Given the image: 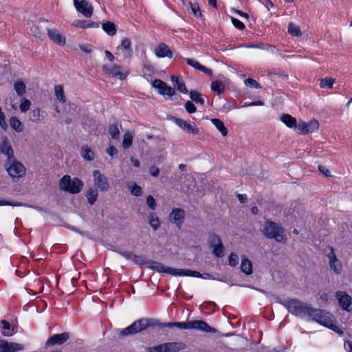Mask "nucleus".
Listing matches in <instances>:
<instances>
[{
    "label": "nucleus",
    "instance_id": "1",
    "mask_svg": "<svg viewBox=\"0 0 352 352\" xmlns=\"http://www.w3.org/2000/svg\"><path fill=\"white\" fill-rule=\"evenodd\" d=\"M261 232L265 238L274 239L278 243H283L287 241L283 227L272 221H265Z\"/></svg>",
    "mask_w": 352,
    "mask_h": 352
},
{
    "label": "nucleus",
    "instance_id": "2",
    "mask_svg": "<svg viewBox=\"0 0 352 352\" xmlns=\"http://www.w3.org/2000/svg\"><path fill=\"white\" fill-rule=\"evenodd\" d=\"M309 317L339 335H343V331L336 326L335 324V318L329 312L313 307V311L311 312Z\"/></svg>",
    "mask_w": 352,
    "mask_h": 352
},
{
    "label": "nucleus",
    "instance_id": "3",
    "mask_svg": "<svg viewBox=\"0 0 352 352\" xmlns=\"http://www.w3.org/2000/svg\"><path fill=\"white\" fill-rule=\"evenodd\" d=\"M148 265V267L152 270H154L158 272H164L173 276H201L199 272L192 271L190 270L176 269L173 267H166L162 263L153 261H150Z\"/></svg>",
    "mask_w": 352,
    "mask_h": 352
},
{
    "label": "nucleus",
    "instance_id": "4",
    "mask_svg": "<svg viewBox=\"0 0 352 352\" xmlns=\"http://www.w3.org/2000/svg\"><path fill=\"white\" fill-rule=\"evenodd\" d=\"M288 311L297 316H308L313 311L311 305L300 301L298 299H289L283 302Z\"/></svg>",
    "mask_w": 352,
    "mask_h": 352
},
{
    "label": "nucleus",
    "instance_id": "5",
    "mask_svg": "<svg viewBox=\"0 0 352 352\" xmlns=\"http://www.w3.org/2000/svg\"><path fill=\"white\" fill-rule=\"evenodd\" d=\"M83 186L82 180L77 177L72 178L68 175H64L59 181V188L71 194L80 192Z\"/></svg>",
    "mask_w": 352,
    "mask_h": 352
},
{
    "label": "nucleus",
    "instance_id": "6",
    "mask_svg": "<svg viewBox=\"0 0 352 352\" xmlns=\"http://www.w3.org/2000/svg\"><path fill=\"white\" fill-rule=\"evenodd\" d=\"M152 324V320L142 318L135 320L128 327H126L120 331V335L121 336H127L129 335L135 334L143 330L146 329Z\"/></svg>",
    "mask_w": 352,
    "mask_h": 352
},
{
    "label": "nucleus",
    "instance_id": "7",
    "mask_svg": "<svg viewBox=\"0 0 352 352\" xmlns=\"http://www.w3.org/2000/svg\"><path fill=\"white\" fill-rule=\"evenodd\" d=\"M186 348L182 342H172L159 344L153 347H148L147 352H178Z\"/></svg>",
    "mask_w": 352,
    "mask_h": 352
},
{
    "label": "nucleus",
    "instance_id": "8",
    "mask_svg": "<svg viewBox=\"0 0 352 352\" xmlns=\"http://www.w3.org/2000/svg\"><path fill=\"white\" fill-rule=\"evenodd\" d=\"M102 69L110 77L118 78L121 80L126 79L129 74L128 69L116 64L111 65H104Z\"/></svg>",
    "mask_w": 352,
    "mask_h": 352
},
{
    "label": "nucleus",
    "instance_id": "9",
    "mask_svg": "<svg viewBox=\"0 0 352 352\" xmlns=\"http://www.w3.org/2000/svg\"><path fill=\"white\" fill-rule=\"evenodd\" d=\"M324 252L329 258L330 269L333 270L336 275H340L342 271V265L341 261L335 254L334 249L331 246H328L324 249Z\"/></svg>",
    "mask_w": 352,
    "mask_h": 352
},
{
    "label": "nucleus",
    "instance_id": "10",
    "mask_svg": "<svg viewBox=\"0 0 352 352\" xmlns=\"http://www.w3.org/2000/svg\"><path fill=\"white\" fill-rule=\"evenodd\" d=\"M186 329H195L211 333L217 332L216 329L209 326L205 321L198 320L186 322Z\"/></svg>",
    "mask_w": 352,
    "mask_h": 352
},
{
    "label": "nucleus",
    "instance_id": "11",
    "mask_svg": "<svg viewBox=\"0 0 352 352\" xmlns=\"http://www.w3.org/2000/svg\"><path fill=\"white\" fill-rule=\"evenodd\" d=\"M93 180L94 186L100 191L107 192L109 190L110 184L108 179L100 170H96L93 172Z\"/></svg>",
    "mask_w": 352,
    "mask_h": 352
},
{
    "label": "nucleus",
    "instance_id": "12",
    "mask_svg": "<svg viewBox=\"0 0 352 352\" xmlns=\"http://www.w3.org/2000/svg\"><path fill=\"white\" fill-rule=\"evenodd\" d=\"M10 165L7 167V171L12 177L20 178L25 175V168L22 163L14 160L8 161Z\"/></svg>",
    "mask_w": 352,
    "mask_h": 352
},
{
    "label": "nucleus",
    "instance_id": "13",
    "mask_svg": "<svg viewBox=\"0 0 352 352\" xmlns=\"http://www.w3.org/2000/svg\"><path fill=\"white\" fill-rule=\"evenodd\" d=\"M170 120L187 133L197 135L199 132V129L195 124H191L187 121L176 117H171Z\"/></svg>",
    "mask_w": 352,
    "mask_h": 352
},
{
    "label": "nucleus",
    "instance_id": "14",
    "mask_svg": "<svg viewBox=\"0 0 352 352\" xmlns=\"http://www.w3.org/2000/svg\"><path fill=\"white\" fill-rule=\"evenodd\" d=\"M186 212L184 209L179 208H173L169 214V220L171 223L175 224L178 228H180L184 222Z\"/></svg>",
    "mask_w": 352,
    "mask_h": 352
},
{
    "label": "nucleus",
    "instance_id": "15",
    "mask_svg": "<svg viewBox=\"0 0 352 352\" xmlns=\"http://www.w3.org/2000/svg\"><path fill=\"white\" fill-rule=\"evenodd\" d=\"M76 9L85 17H90L93 14V6L85 0H74Z\"/></svg>",
    "mask_w": 352,
    "mask_h": 352
},
{
    "label": "nucleus",
    "instance_id": "16",
    "mask_svg": "<svg viewBox=\"0 0 352 352\" xmlns=\"http://www.w3.org/2000/svg\"><path fill=\"white\" fill-rule=\"evenodd\" d=\"M23 348L22 344L0 339V352H17L22 351Z\"/></svg>",
    "mask_w": 352,
    "mask_h": 352
},
{
    "label": "nucleus",
    "instance_id": "17",
    "mask_svg": "<svg viewBox=\"0 0 352 352\" xmlns=\"http://www.w3.org/2000/svg\"><path fill=\"white\" fill-rule=\"evenodd\" d=\"M69 339V334L67 332H63L60 334H54L50 337L46 342L45 347L52 346L56 344L60 345Z\"/></svg>",
    "mask_w": 352,
    "mask_h": 352
},
{
    "label": "nucleus",
    "instance_id": "18",
    "mask_svg": "<svg viewBox=\"0 0 352 352\" xmlns=\"http://www.w3.org/2000/svg\"><path fill=\"white\" fill-rule=\"evenodd\" d=\"M0 153L8 157V161L14 160V151L7 136L2 138V142L0 144Z\"/></svg>",
    "mask_w": 352,
    "mask_h": 352
},
{
    "label": "nucleus",
    "instance_id": "19",
    "mask_svg": "<svg viewBox=\"0 0 352 352\" xmlns=\"http://www.w3.org/2000/svg\"><path fill=\"white\" fill-rule=\"evenodd\" d=\"M336 297L338 300L340 307L346 311H349V307L351 305V297L344 292L338 291L336 293Z\"/></svg>",
    "mask_w": 352,
    "mask_h": 352
},
{
    "label": "nucleus",
    "instance_id": "20",
    "mask_svg": "<svg viewBox=\"0 0 352 352\" xmlns=\"http://www.w3.org/2000/svg\"><path fill=\"white\" fill-rule=\"evenodd\" d=\"M45 21H39L38 25H33L31 28V32L33 36L39 39H44L45 37V32H47V28H45Z\"/></svg>",
    "mask_w": 352,
    "mask_h": 352
},
{
    "label": "nucleus",
    "instance_id": "21",
    "mask_svg": "<svg viewBox=\"0 0 352 352\" xmlns=\"http://www.w3.org/2000/svg\"><path fill=\"white\" fill-rule=\"evenodd\" d=\"M155 54L159 58L173 57V53L165 43H160L155 48Z\"/></svg>",
    "mask_w": 352,
    "mask_h": 352
},
{
    "label": "nucleus",
    "instance_id": "22",
    "mask_svg": "<svg viewBox=\"0 0 352 352\" xmlns=\"http://www.w3.org/2000/svg\"><path fill=\"white\" fill-rule=\"evenodd\" d=\"M47 32L50 38L54 43L58 45H65V38L63 37L57 30L47 29Z\"/></svg>",
    "mask_w": 352,
    "mask_h": 352
},
{
    "label": "nucleus",
    "instance_id": "23",
    "mask_svg": "<svg viewBox=\"0 0 352 352\" xmlns=\"http://www.w3.org/2000/svg\"><path fill=\"white\" fill-rule=\"evenodd\" d=\"M186 61L188 65L194 67L196 69H199L203 72L205 74H207L209 76H212V71L210 69H208L202 65H201L198 61L192 58H186Z\"/></svg>",
    "mask_w": 352,
    "mask_h": 352
},
{
    "label": "nucleus",
    "instance_id": "24",
    "mask_svg": "<svg viewBox=\"0 0 352 352\" xmlns=\"http://www.w3.org/2000/svg\"><path fill=\"white\" fill-rule=\"evenodd\" d=\"M147 219L149 226L154 231H156L159 229L161 226V221L156 212H150L148 214Z\"/></svg>",
    "mask_w": 352,
    "mask_h": 352
},
{
    "label": "nucleus",
    "instance_id": "25",
    "mask_svg": "<svg viewBox=\"0 0 352 352\" xmlns=\"http://www.w3.org/2000/svg\"><path fill=\"white\" fill-rule=\"evenodd\" d=\"M280 120L289 128L297 127V120L291 115L285 113L280 116Z\"/></svg>",
    "mask_w": 352,
    "mask_h": 352
},
{
    "label": "nucleus",
    "instance_id": "26",
    "mask_svg": "<svg viewBox=\"0 0 352 352\" xmlns=\"http://www.w3.org/2000/svg\"><path fill=\"white\" fill-rule=\"evenodd\" d=\"M131 43L129 38H124L120 46L117 47L118 51L120 50H125L126 52L124 54V57L130 58L131 56Z\"/></svg>",
    "mask_w": 352,
    "mask_h": 352
},
{
    "label": "nucleus",
    "instance_id": "27",
    "mask_svg": "<svg viewBox=\"0 0 352 352\" xmlns=\"http://www.w3.org/2000/svg\"><path fill=\"white\" fill-rule=\"evenodd\" d=\"M72 25L80 28H90L98 27V25L96 23L89 22L85 20H76L72 23Z\"/></svg>",
    "mask_w": 352,
    "mask_h": 352
},
{
    "label": "nucleus",
    "instance_id": "28",
    "mask_svg": "<svg viewBox=\"0 0 352 352\" xmlns=\"http://www.w3.org/2000/svg\"><path fill=\"white\" fill-rule=\"evenodd\" d=\"M122 256H123L125 258L128 260L133 261L137 264H143L144 259L142 256H138L134 254L131 252H123L120 253Z\"/></svg>",
    "mask_w": 352,
    "mask_h": 352
},
{
    "label": "nucleus",
    "instance_id": "29",
    "mask_svg": "<svg viewBox=\"0 0 352 352\" xmlns=\"http://www.w3.org/2000/svg\"><path fill=\"white\" fill-rule=\"evenodd\" d=\"M289 211L293 214V216L296 218L302 214V212L304 211V207L300 202L294 201L291 204Z\"/></svg>",
    "mask_w": 352,
    "mask_h": 352
},
{
    "label": "nucleus",
    "instance_id": "30",
    "mask_svg": "<svg viewBox=\"0 0 352 352\" xmlns=\"http://www.w3.org/2000/svg\"><path fill=\"white\" fill-rule=\"evenodd\" d=\"M171 81L175 87L182 94H187L188 90L186 89L185 83L182 81L178 77L173 76L171 77Z\"/></svg>",
    "mask_w": 352,
    "mask_h": 352
},
{
    "label": "nucleus",
    "instance_id": "31",
    "mask_svg": "<svg viewBox=\"0 0 352 352\" xmlns=\"http://www.w3.org/2000/svg\"><path fill=\"white\" fill-rule=\"evenodd\" d=\"M241 270L248 275L251 274L252 272V262L245 256L241 258Z\"/></svg>",
    "mask_w": 352,
    "mask_h": 352
},
{
    "label": "nucleus",
    "instance_id": "32",
    "mask_svg": "<svg viewBox=\"0 0 352 352\" xmlns=\"http://www.w3.org/2000/svg\"><path fill=\"white\" fill-rule=\"evenodd\" d=\"M212 123L215 126V127L221 132L223 136H226L228 135V129L225 126L223 122L218 118H212L211 119Z\"/></svg>",
    "mask_w": 352,
    "mask_h": 352
},
{
    "label": "nucleus",
    "instance_id": "33",
    "mask_svg": "<svg viewBox=\"0 0 352 352\" xmlns=\"http://www.w3.org/2000/svg\"><path fill=\"white\" fill-rule=\"evenodd\" d=\"M10 126L16 132H21L23 130L22 122L15 116H12L10 119Z\"/></svg>",
    "mask_w": 352,
    "mask_h": 352
},
{
    "label": "nucleus",
    "instance_id": "34",
    "mask_svg": "<svg viewBox=\"0 0 352 352\" xmlns=\"http://www.w3.org/2000/svg\"><path fill=\"white\" fill-rule=\"evenodd\" d=\"M98 196V190L96 189L90 188L86 193L87 201L90 205H94L97 200Z\"/></svg>",
    "mask_w": 352,
    "mask_h": 352
},
{
    "label": "nucleus",
    "instance_id": "35",
    "mask_svg": "<svg viewBox=\"0 0 352 352\" xmlns=\"http://www.w3.org/2000/svg\"><path fill=\"white\" fill-rule=\"evenodd\" d=\"M81 156L85 160L91 162L94 158V153L87 146H83L81 148Z\"/></svg>",
    "mask_w": 352,
    "mask_h": 352
},
{
    "label": "nucleus",
    "instance_id": "36",
    "mask_svg": "<svg viewBox=\"0 0 352 352\" xmlns=\"http://www.w3.org/2000/svg\"><path fill=\"white\" fill-rule=\"evenodd\" d=\"M55 96L60 102L65 103L66 98L64 94L63 87L60 85L54 87Z\"/></svg>",
    "mask_w": 352,
    "mask_h": 352
},
{
    "label": "nucleus",
    "instance_id": "37",
    "mask_svg": "<svg viewBox=\"0 0 352 352\" xmlns=\"http://www.w3.org/2000/svg\"><path fill=\"white\" fill-rule=\"evenodd\" d=\"M288 32L289 34L294 36L300 37L302 36V32L300 27L293 23H289Z\"/></svg>",
    "mask_w": 352,
    "mask_h": 352
},
{
    "label": "nucleus",
    "instance_id": "38",
    "mask_svg": "<svg viewBox=\"0 0 352 352\" xmlns=\"http://www.w3.org/2000/svg\"><path fill=\"white\" fill-rule=\"evenodd\" d=\"M190 99L196 103L204 104V99L199 92L195 90H192L190 91Z\"/></svg>",
    "mask_w": 352,
    "mask_h": 352
},
{
    "label": "nucleus",
    "instance_id": "39",
    "mask_svg": "<svg viewBox=\"0 0 352 352\" xmlns=\"http://www.w3.org/2000/svg\"><path fill=\"white\" fill-rule=\"evenodd\" d=\"M102 29L110 36H113L116 33V29L114 23L110 21L103 23Z\"/></svg>",
    "mask_w": 352,
    "mask_h": 352
},
{
    "label": "nucleus",
    "instance_id": "40",
    "mask_svg": "<svg viewBox=\"0 0 352 352\" xmlns=\"http://www.w3.org/2000/svg\"><path fill=\"white\" fill-rule=\"evenodd\" d=\"M211 89L217 92L218 94H221L225 91V86L222 82L216 80L212 82Z\"/></svg>",
    "mask_w": 352,
    "mask_h": 352
},
{
    "label": "nucleus",
    "instance_id": "41",
    "mask_svg": "<svg viewBox=\"0 0 352 352\" xmlns=\"http://www.w3.org/2000/svg\"><path fill=\"white\" fill-rule=\"evenodd\" d=\"M26 86L21 80H17L14 84V89L19 96H23L25 93Z\"/></svg>",
    "mask_w": 352,
    "mask_h": 352
},
{
    "label": "nucleus",
    "instance_id": "42",
    "mask_svg": "<svg viewBox=\"0 0 352 352\" xmlns=\"http://www.w3.org/2000/svg\"><path fill=\"white\" fill-rule=\"evenodd\" d=\"M335 82V79L332 78H324L320 80V87L322 89H331Z\"/></svg>",
    "mask_w": 352,
    "mask_h": 352
},
{
    "label": "nucleus",
    "instance_id": "43",
    "mask_svg": "<svg viewBox=\"0 0 352 352\" xmlns=\"http://www.w3.org/2000/svg\"><path fill=\"white\" fill-rule=\"evenodd\" d=\"M133 142V135L130 132H126L124 135L122 146L124 149L129 148Z\"/></svg>",
    "mask_w": 352,
    "mask_h": 352
},
{
    "label": "nucleus",
    "instance_id": "44",
    "mask_svg": "<svg viewBox=\"0 0 352 352\" xmlns=\"http://www.w3.org/2000/svg\"><path fill=\"white\" fill-rule=\"evenodd\" d=\"M109 133L113 139L117 140L120 135V131L118 124H113L109 127Z\"/></svg>",
    "mask_w": 352,
    "mask_h": 352
},
{
    "label": "nucleus",
    "instance_id": "45",
    "mask_svg": "<svg viewBox=\"0 0 352 352\" xmlns=\"http://www.w3.org/2000/svg\"><path fill=\"white\" fill-rule=\"evenodd\" d=\"M162 327L174 328L177 327L182 329H186V322H167L161 325Z\"/></svg>",
    "mask_w": 352,
    "mask_h": 352
},
{
    "label": "nucleus",
    "instance_id": "46",
    "mask_svg": "<svg viewBox=\"0 0 352 352\" xmlns=\"http://www.w3.org/2000/svg\"><path fill=\"white\" fill-rule=\"evenodd\" d=\"M152 85H153V87L158 89L159 93L160 94H162V91H164V89L166 88V87L167 85L166 82H164V81H162L160 79L154 80Z\"/></svg>",
    "mask_w": 352,
    "mask_h": 352
},
{
    "label": "nucleus",
    "instance_id": "47",
    "mask_svg": "<svg viewBox=\"0 0 352 352\" xmlns=\"http://www.w3.org/2000/svg\"><path fill=\"white\" fill-rule=\"evenodd\" d=\"M295 129L298 134L305 135L308 133L307 123L305 122H299L297 124V127H295Z\"/></svg>",
    "mask_w": 352,
    "mask_h": 352
},
{
    "label": "nucleus",
    "instance_id": "48",
    "mask_svg": "<svg viewBox=\"0 0 352 352\" xmlns=\"http://www.w3.org/2000/svg\"><path fill=\"white\" fill-rule=\"evenodd\" d=\"M208 241L212 248L214 245H219L222 244L220 237L215 234H211L210 236Z\"/></svg>",
    "mask_w": 352,
    "mask_h": 352
},
{
    "label": "nucleus",
    "instance_id": "49",
    "mask_svg": "<svg viewBox=\"0 0 352 352\" xmlns=\"http://www.w3.org/2000/svg\"><path fill=\"white\" fill-rule=\"evenodd\" d=\"M307 127L308 133H313L318 129L319 122L316 120L314 119L307 123Z\"/></svg>",
    "mask_w": 352,
    "mask_h": 352
},
{
    "label": "nucleus",
    "instance_id": "50",
    "mask_svg": "<svg viewBox=\"0 0 352 352\" xmlns=\"http://www.w3.org/2000/svg\"><path fill=\"white\" fill-rule=\"evenodd\" d=\"M190 9L193 14L201 18L202 16L199 6L196 3H190Z\"/></svg>",
    "mask_w": 352,
    "mask_h": 352
},
{
    "label": "nucleus",
    "instance_id": "51",
    "mask_svg": "<svg viewBox=\"0 0 352 352\" xmlns=\"http://www.w3.org/2000/svg\"><path fill=\"white\" fill-rule=\"evenodd\" d=\"M212 253L217 257H221L223 255V245L221 244L219 245H214L212 247Z\"/></svg>",
    "mask_w": 352,
    "mask_h": 352
},
{
    "label": "nucleus",
    "instance_id": "52",
    "mask_svg": "<svg viewBox=\"0 0 352 352\" xmlns=\"http://www.w3.org/2000/svg\"><path fill=\"white\" fill-rule=\"evenodd\" d=\"M131 193L135 196H140L142 194V188L135 183H133L131 188Z\"/></svg>",
    "mask_w": 352,
    "mask_h": 352
},
{
    "label": "nucleus",
    "instance_id": "53",
    "mask_svg": "<svg viewBox=\"0 0 352 352\" xmlns=\"http://www.w3.org/2000/svg\"><path fill=\"white\" fill-rule=\"evenodd\" d=\"M31 102L28 99H23L20 104V110L21 112H26L30 107Z\"/></svg>",
    "mask_w": 352,
    "mask_h": 352
},
{
    "label": "nucleus",
    "instance_id": "54",
    "mask_svg": "<svg viewBox=\"0 0 352 352\" xmlns=\"http://www.w3.org/2000/svg\"><path fill=\"white\" fill-rule=\"evenodd\" d=\"M245 85L249 87H254L256 89H260V85L253 78H248L245 80Z\"/></svg>",
    "mask_w": 352,
    "mask_h": 352
},
{
    "label": "nucleus",
    "instance_id": "55",
    "mask_svg": "<svg viewBox=\"0 0 352 352\" xmlns=\"http://www.w3.org/2000/svg\"><path fill=\"white\" fill-rule=\"evenodd\" d=\"M238 256L235 252H232L228 258V263L230 266L234 267L238 263Z\"/></svg>",
    "mask_w": 352,
    "mask_h": 352
},
{
    "label": "nucleus",
    "instance_id": "56",
    "mask_svg": "<svg viewBox=\"0 0 352 352\" xmlns=\"http://www.w3.org/2000/svg\"><path fill=\"white\" fill-rule=\"evenodd\" d=\"M146 204L151 210L155 209L156 202H155L154 197L152 195H149L146 197Z\"/></svg>",
    "mask_w": 352,
    "mask_h": 352
},
{
    "label": "nucleus",
    "instance_id": "57",
    "mask_svg": "<svg viewBox=\"0 0 352 352\" xmlns=\"http://www.w3.org/2000/svg\"><path fill=\"white\" fill-rule=\"evenodd\" d=\"M231 21H232L233 25L236 28L241 30H242L245 28V25L243 24V23H242L239 19L234 18V17H231Z\"/></svg>",
    "mask_w": 352,
    "mask_h": 352
},
{
    "label": "nucleus",
    "instance_id": "58",
    "mask_svg": "<svg viewBox=\"0 0 352 352\" xmlns=\"http://www.w3.org/2000/svg\"><path fill=\"white\" fill-rule=\"evenodd\" d=\"M185 109L189 113H195L197 110L195 104L191 101L185 103Z\"/></svg>",
    "mask_w": 352,
    "mask_h": 352
},
{
    "label": "nucleus",
    "instance_id": "59",
    "mask_svg": "<svg viewBox=\"0 0 352 352\" xmlns=\"http://www.w3.org/2000/svg\"><path fill=\"white\" fill-rule=\"evenodd\" d=\"M175 91L173 88L166 85V88L162 91V95H167L170 97L173 96L175 94Z\"/></svg>",
    "mask_w": 352,
    "mask_h": 352
},
{
    "label": "nucleus",
    "instance_id": "60",
    "mask_svg": "<svg viewBox=\"0 0 352 352\" xmlns=\"http://www.w3.org/2000/svg\"><path fill=\"white\" fill-rule=\"evenodd\" d=\"M5 114L3 112L1 114H0V126L3 129L6 130L8 124L5 120Z\"/></svg>",
    "mask_w": 352,
    "mask_h": 352
},
{
    "label": "nucleus",
    "instance_id": "61",
    "mask_svg": "<svg viewBox=\"0 0 352 352\" xmlns=\"http://www.w3.org/2000/svg\"><path fill=\"white\" fill-rule=\"evenodd\" d=\"M32 116L36 120H38L41 117V110L39 108H36L32 111Z\"/></svg>",
    "mask_w": 352,
    "mask_h": 352
},
{
    "label": "nucleus",
    "instance_id": "62",
    "mask_svg": "<svg viewBox=\"0 0 352 352\" xmlns=\"http://www.w3.org/2000/svg\"><path fill=\"white\" fill-rule=\"evenodd\" d=\"M318 169L320 172L324 174L326 177L331 176L330 170L327 167L324 166H319Z\"/></svg>",
    "mask_w": 352,
    "mask_h": 352
},
{
    "label": "nucleus",
    "instance_id": "63",
    "mask_svg": "<svg viewBox=\"0 0 352 352\" xmlns=\"http://www.w3.org/2000/svg\"><path fill=\"white\" fill-rule=\"evenodd\" d=\"M150 174L153 177H157L160 173V169L156 166H151L149 168Z\"/></svg>",
    "mask_w": 352,
    "mask_h": 352
},
{
    "label": "nucleus",
    "instance_id": "64",
    "mask_svg": "<svg viewBox=\"0 0 352 352\" xmlns=\"http://www.w3.org/2000/svg\"><path fill=\"white\" fill-rule=\"evenodd\" d=\"M107 153L112 157L118 153V150L114 146H111L107 149Z\"/></svg>",
    "mask_w": 352,
    "mask_h": 352
}]
</instances>
